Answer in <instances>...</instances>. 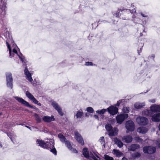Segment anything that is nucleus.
<instances>
[{"label": "nucleus", "instance_id": "7c9ffc66", "mask_svg": "<svg viewBox=\"0 0 160 160\" xmlns=\"http://www.w3.org/2000/svg\"><path fill=\"white\" fill-rule=\"evenodd\" d=\"M134 140L137 142L139 143H142L143 142V140L140 138L138 137H135L134 138Z\"/></svg>", "mask_w": 160, "mask_h": 160}, {"label": "nucleus", "instance_id": "c03bdc74", "mask_svg": "<svg viewBox=\"0 0 160 160\" xmlns=\"http://www.w3.org/2000/svg\"><path fill=\"white\" fill-rule=\"evenodd\" d=\"M149 101L151 102L154 103L155 102V100L154 99H152L149 100Z\"/></svg>", "mask_w": 160, "mask_h": 160}, {"label": "nucleus", "instance_id": "aec40b11", "mask_svg": "<svg viewBox=\"0 0 160 160\" xmlns=\"http://www.w3.org/2000/svg\"><path fill=\"white\" fill-rule=\"evenodd\" d=\"M122 139L126 143H130L132 141V138L130 136L127 135L123 137Z\"/></svg>", "mask_w": 160, "mask_h": 160}, {"label": "nucleus", "instance_id": "864d4df0", "mask_svg": "<svg viewBox=\"0 0 160 160\" xmlns=\"http://www.w3.org/2000/svg\"><path fill=\"white\" fill-rule=\"evenodd\" d=\"M48 145L49 147H51V145H50V144H49Z\"/></svg>", "mask_w": 160, "mask_h": 160}, {"label": "nucleus", "instance_id": "f8f14e48", "mask_svg": "<svg viewBox=\"0 0 160 160\" xmlns=\"http://www.w3.org/2000/svg\"><path fill=\"white\" fill-rule=\"evenodd\" d=\"M74 133L75 138L77 141L81 145H83L84 144V141L81 135L77 132H75Z\"/></svg>", "mask_w": 160, "mask_h": 160}, {"label": "nucleus", "instance_id": "6e6552de", "mask_svg": "<svg viewBox=\"0 0 160 160\" xmlns=\"http://www.w3.org/2000/svg\"><path fill=\"white\" fill-rule=\"evenodd\" d=\"M26 95L27 97L31 101H32L34 103L37 104L39 106H41V104L36 99L33 95L29 92L27 91L26 92Z\"/></svg>", "mask_w": 160, "mask_h": 160}, {"label": "nucleus", "instance_id": "ea45409f", "mask_svg": "<svg viewBox=\"0 0 160 160\" xmlns=\"http://www.w3.org/2000/svg\"><path fill=\"white\" fill-rule=\"evenodd\" d=\"M156 144L159 148H160V143L159 140L156 142Z\"/></svg>", "mask_w": 160, "mask_h": 160}, {"label": "nucleus", "instance_id": "58836bf2", "mask_svg": "<svg viewBox=\"0 0 160 160\" xmlns=\"http://www.w3.org/2000/svg\"><path fill=\"white\" fill-rule=\"evenodd\" d=\"M85 65L86 66H91L92 65V64L91 62H86Z\"/></svg>", "mask_w": 160, "mask_h": 160}, {"label": "nucleus", "instance_id": "4be33fe9", "mask_svg": "<svg viewBox=\"0 0 160 160\" xmlns=\"http://www.w3.org/2000/svg\"><path fill=\"white\" fill-rule=\"evenodd\" d=\"M137 131L139 133H145L147 132L148 129L145 127H141L138 128Z\"/></svg>", "mask_w": 160, "mask_h": 160}, {"label": "nucleus", "instance_id": "f704fd0d", "mask_svg": "<svg viewBox=\"0 0 160 160\" xmlns=\"http://www.w3.org/2000/svg\"><path fill=\"white\" fill-rule=\"evenodd\" d=\"M104 158L106 160H113V159L112 157L107 155H104Z\"/></svg>", "mask_w": 160, "mask_h": 160}, {"label": "nucleus", "instance_id": "f03ea898", "mask_svg": "<svg viewBox=\"0 0 160 160\" xmlns=\"http://www.w3.org/2000/svg\"><path fill=\"white\" fill-rule=\"evenodd\" d=\"M82 152L83 155L86 158L90 160L93 159L94 160H98V158L95 157L92 152H91L89 154L88 150L86 148H84L83 149Z\"/></svg>", "mask_w": 160, "mask_h": 160}, {"label": "nucleus", "instance_id": "ddd939ff", "mask_svg": "<svg viewBox=\"0 0 160 160\" xmlns=\"http://www.w3.org/2000/svg\"><path fill=\"white\" fill-rule=\"evenodd\" d=\"M108 112L110 114L114 115L118 112V108L115 106H111L107 108Z\"/></svg>", "mask_w": 160, "mask_h": 160}, {"label": "nucleus", "instance_id": "de8ad7c7", "mask_svg": "<svg viewBox=\"0 0 160 160\" xmlns=\"http://www.w3.org/2000/svg\"><path fill=\"white\" fill-rule=\"evenodd\" d=\"M120 104V102H118L117 104V105L118 106H119V105Z\"/></svg>", "mask_w": 160, "mask_h": 160}, {"label": "nucleus", "instance_id": "1a4fd4ad", "mask_svg": "<svg viewBox=\"0 0 160 160\" xmlns=\"http://www.w3.org/2000/svg\"><path fill=\"white\" fill-rule=\"evenodd\" d=\"M155 151L156 148L151 146L145 147L143 148V151L145 153L151 154L154 153Z\"/></svg>", "mask_w": 160, "mask_h": 160}, {"label": "nucleus", "instance_id": "79ce46f5", "mask_svg": "<svg viewBox=\"0 0 160 160\" xmlns=\"http://www.w3.org/2000/svg\"><path fill=\"white\" fill-rule=\"evenodd\" d=\"M71 150L73 153H77L78 152L77 151L76 149L72 148Z\"/></svg>", "mask_w": 160, "mask_h": 160}, {"label": "nucleus", "instance_id": "6ab92c4d", "mask_svg": "<svg viewBox=\"0 0 160 160\" xmlns=\"http://www.w3.org/2000/svg\"><path fill=\"white\" fill-rule=\"evenodd\" d=\"M55 118L53 116H52L51 117L45 116L43 118V120L46 122H49L55 120Z\"/></svg>", "mask_w": 160, "mask_h": 160}, {"label": "nucleus", "instance_id": "37998d69", "mask_svg": "<svg viewBox=\"0 0 160 160\" xmlns=\"http://www.w3.org/2000/svg\"><path fill=\"white\" fill-rule=\"evenodd\" d=\"M93 154L97 157V158L99 159V160H100V158L98 155V153L97 152H94Z\"/></svg>", "mask_w": 160, "mask_h": 160}, {"label": "nucleus", "instance_id": "49530a36", "mask_svg": "<svg viewBox=\"0 0 160 160\" xmlns=\"http://www.w3.org/2000/svg\"><path fill=\"white\" fill-rule=\"evenodd\" d=\"M122 160H128L126 158H125V157H123Z\"/></svg>", "mask_w": 160, "mask_h": 160}, {"label": "nucleus", "instance_id": "b1692460", "mask_svg": "<svg viewBox=\"0 0 160 160\" xmlns=\"http://www.w3.org/2000/svg\"><path fill=\"white\" fill-rule=\"evenodd\" d=\"M113 154L117 157H120L122 156L123 154L120 151L114 149L113 150Z\"/></svg>", "mask_w": 160, "mask_h": 160}, {"label": "nucleus", "instance_id": "603ef678", "mask_svg": "<svg viewBox=\"0 0 160 160\" xmlns=\"http://www.w3.org/2000/svg\"><path fill=\"white\" fill-rule=\"evenodd\" d=\"M26 127H27V128H29V129H30V128L28 126H25Z\"/></svg>", "mask_w": 160, "mask_h": 160}, {"label": "nucleus", "instance_id": "7ed1b4c3", "mask_svg": "<svg viewBox=\"0 0 160 160\" xmlns=\"http://www.w3.org/2000/svg\"><path fill=\"white\" fill-rule=\"evenodd\" d=\"M7 85L8 88L12 89V74L10 72H7L6 73Z\"/></svg>", "mask_w": 160, "mask_h": 160}, {"label": "nucleus", "instance_id": "423d86ee", "mask_svg": "<svg viewBox=\"0 0 160 160\" xmlns=\"http://www.w3.org/2000/svg\"><path fill=\"white\" fill-rule=\"evenodd\" d=\"M7 46L8 48L9 52V54L10 56L11 57V58L12 57H13L14 56V55L15 54H16L18 56L19 58L21 59V60L23 62V59L22 58H21L20 56L17 53V52L16 50V48H17V47H15L13 49L12 52H11V49L10 47V45L8 42H7Z\"/></svg>", "mask_w": 160, "mask_h": 160}, {"label": "nucleus", "instance_id": "a211bd4d", "mask_svg": "<svg viewBox=\"0 0 160 160\" xmlns=\"http://www.w3.org/2000/svg\"><path fill=\"white\" fill-rule=\"evenodd\" d=\"M140 148V146L137 144H132L128 148L129 150L134 151L135 150L139 149Z\"/></svg>", "mask_w": 160, "mask_h": 160}, {"label": "nucleus", "instance_id": "a878e982", "mask_svg": "<svg viewBox=\"0 0 160 160\" xmlns=\"http://www.w3.org/2000/svg\"><path fill=\"white\" fill-rule=\"evenodd\" d=\"M83 115V112L82 111H78L75 113L74 116H76L77 118H81Z\"/></svg>", "mask_w": 160, "mask_h": 160}, {"label": "nucleus", "instance_id": "412c9836", "mask_svg": "<svg viewBox=\"0 0 160 160\" xmlns=\"http://www.w3.org/2000/svg\"><path fill=\"white\" fill-rule=\"evenodd\" d=\"M113 141L119 147L121 148L123 146V144L122 141L117 138H114Z\"/></svg>", "mask_w": 160, "mask_h": 160}, {"label": "nucleus", "instance_id": "bb28decb", "mask_svg": "<svg viewBox=\"0 0 160 160\" xmlns=\"http://www.w3.org/2000/svg\"><path fill=\"white\" fill-rule=\"evenodd\" d=\"M58 137L60 139V140L62 142L64 143L66 141V138L62 134L60 133L58 135Z\"/></svg>", "mask_w": 160, "mask_h": 160}, {"label": "nucleus", "instance_id": "8fccbe9b", "mask_svg": "<svg viewBox=\"0 0 160 160\" xmlns=\"http://www.w3.org/2000/svg\"><path fill=\"white\" fill-rule=\"evenodd\" d=\"M119 12L117 13H116V17H118V16H119Z\"/></svg>", "mask_w": 160, "mask_h": 160}, {"label": "nucleus", "instance_id": "09e8293b", "mask_svg": "<svg viewBox=\"0 0 160 160\" xmlns=\"http://www.w3.org/2000/svg\"><path fill=\"white\" fill-rule=\"evenodd\" d=\"M141 14L142 15V16H143V17H147L146 16L144 15V14H143L142 13Z\"/></svg>", "mask_w": 160, "mask_h": 160}, {"label": "nucleus", "instance_id": "cd10ccee", "mask_svg": "<svg viewBox=\"0 0 160 160\" xmlns=\"http://www.w3.org/2000/svg\"><path fill=\"white\" fill-rule=\"evenodd\" d=\"M64 143L69 149L71 150L72 149V145H71V142L69 141L66 140Z\"/></svg>", "mask_w": 160, "mask_h": 160}, {"label": "nucleus", "instance_id": "e433bc0d", "mask_svg": "<svg viewBox=\"0 0 160 160\" xmlns=\"http://www.w3.org/2000/svg\"><path fill=\"white\" fill-rule=\"evenodd\" d=\"M87 110L88 112L90 113H93L94 112V110L91 107H88L87 108Z\"/></svg>", "mask_w": 160, "mask_h": 160}, {"label": "nucleus", "instance_id": "9d476101", "mask_svg": "<svg viewBox=\"0 0 160 160\" xmlns=\"http://www.w3.org/2000/svg\"><path fill=\"white\" fill-rule=\"evenodd\" d=\"M52 104L60 115L62 116L63 115V113L62 111V109L57 102H52Z\"/></svg>", "mask_w": 160, "mask_h": 160}, {"label": "nucleus", "instance_id": "f257e3e1", "mask_svg": "<svg viewBox=\"0 0 160 160\" xmlns=\"http://www.w3.org/2000/svg\"><path fill=\"white\" fill-rule=\"evenodd\" d=\"M37 144L41 147L46 148L52 152L54 155H57V151L54 147V142L53 140H51L49 142H44L42 140H37Z\"/></svg>", "mask_w": 160, "mask_h": 160}, {"label": "nucleus", "instance_id": "4c0bfd02", "mask_svg": "<svg viewBox=\"0 0 160 160\" xmlns=\"http://www.w3.org/2000/svg\"><path fill=\"white\" fill-rule=\"evenodd\" d=\"M127 10L130 11L131 13L133 14L134 13H135L136 12V10L135 9H132V10H131L130 9H127Z\"/></svg>", "mask_w": 160, "mask_h": 160}, {"label": "nucleus", "instance_id": "3c124183", "mask_svg": "<svg viewBox=\"0 0 160 160\" xmlns=\"http://www.w3.org/2000/svg\"><path fill=\"white\" fill-rule=\"evenodd\" d=\"M158 128H159V130H160V124H159V125L158 126Z\"/></svg>", "mask_w": 160, "mask_h": 160}, {"label": "nucleus", "instance_id": "f3484780", "mask_svg": "<svg viewBox=\"0 0 160 160\" xmlns=\"http://www.w3.org/2000/svg\"><path fill=\"white\" fill-rule=\"evenodd\" d=\"M118 130L116 128H112L109 132V136H115L118 134Z\"/></svg>", "mask_w": 160, "mask_h": 160}, {"label": "nucleus", "instance_id": "c9c22d12", "mask_svg": "<svg viewBox=\"0 0 160 160\" xmlns=\"http://www.w3.org/2000/svg\"><path fill=\"white\" fill-rule=\"evenodd\" d=\"M34 116L35 117V119L38 122H39L41 121V119L37 114H35Z\"/></svg>", "mask_w": 160, "mask_h": 160}, {"label": "nucleus", "instance_id": "a18cd8bd", "mask_svg": "<svg viewBox=\"0 0 160 160\" xmlns=\"http://www.w3.org/2000/svg\"><path fill=\"white\" fill-rule=\"evenodd\" d=\"M94 117L96 119H98V120H99V118L98 117V116L97 115H94Z\"/></svg>", "mask_w": 160, "mask_h": 160}, {"label": "nucleus", "instance_id": "5701e85b", "mask_svg": "<svg viewBox=\"0 0 160 160\" xmlns=\"http://www.w3.org/2000/svg\"><path fill=\"white\" fill-rule=\"evenodd\" d=\"M145 106V103L144 102L140 103L139 102H136L135 103L134 106L136 109L141 108Z\"/></svg>", "mask_w": 160, "mask_h": 160}, {"label": "nucleus", "instance_id": "c756f323", "mask_svg": "<svg viewBox=\"0 0 160 160\" xmlns=\"http://www.w3.org/2000/svg\"><path fill=\"white\" fill-rule=\"evenodd\" d=\"M99 141L102 144L104 147H105V142L104 137H101L99 139Z\"/></svg>", "mask_w": 160, "mask_h": 160}, {"label": "nucleus", "instance_id": "c85d7f7f", "mask_svg": "<svg viewBox=\"0 0 160 160\" xmlns=\"http://www.w3.org/2000/svg\"><path fill=\"white\" fill-rule=\"evenodd\" d=\"M141 156L140 153L139 152H134L132 154V157L134 158H138Z\"/></svg>", "mask_w": 160, "mask_h": 160}, {"label": "nucleus", "instance_id": "473e14b6", "mask_svg": "<svg viewBox=\"0 0 160 160\" xmlns=\"http://www.w3.org/2000/svg\"><path fill=\"white\" fill-rule=\"evenodd\" d=\"M130 109L129 108L126 107H124L122 109V112L125 113H128L130 110Z\"/></svg>", "mask_w": 160, "mask_h": 160}, {"label": "nucleus", "instance_id": "393cba45", "mask_svg": "<svg viewBox=\"0 0 160 160\" xmlns=\"http://www.w3.org/2000/svg\"><path fill=\"white\" fill-rule=\"evenodd\" d=\"M143 114L144 115L152 116L153 113L150 109V110H144L143 112Z\"/></svg>", "mask_w": 160, "mask_h": 160}, {"label": "nucleus", "instance_id": "dca6fc26", "mask_svg": "<svg viewBox=\"0 0 160 160\" xmlns=\"http://www.w3.org/2000/svg\"><path fill=\"white\" fill-rule=\"evenodd\" d=\"M151 117L152 121L156 122L160 121V113L152 114Z\"/></svg>", "mask_w": 160, "mask_h": 160}, {"label": "nucleus", "instance_id": "9b49d317", "mask_svg": "<svg viewBox=\"0 0 160 160\" xmlns=\"http://www.w3.org/2000/svg\"><path fill=\"white\" fill-rule=\"evenodd\" d=\"M15 98L19 102L23 104L24 105L30 107V108H33V106L30 105L29 103L27 101H25L22 98H20L18 97H15Z\"/></svg>", "mask_w": 160, "mask_h": 160}, {"label": "nucleus", "instance_id": "2eb2a0df", "mask_svg": "<svg viewBox=\"0 0 160 160\" xmlns=\"http://www.w3.org/2000/svg\"><path fill=\"white\" fill-rule=\"evenodd\" d=\"M24 74L26 76L27 79L30 82H32L33 79L31 77V74L30 73L27 67H26L24 70Z\"/></svg>", "mask_w": 160, "mask_h": 160}, {"label": "nucleus", "instance_id": "5fc2aeb1", "mask_svg": "<svg viewBox=\"0 0 160 160\" xmlns=\"http://www.w3.org/2000/svg\"><path fill=\"white\" fill-rule=\"evenodd\" d=\"M10 138H11V140L13 141V140H12V137H10Z\"/></svg>", "mask_w": 160, "mask_h": 160}, {"label": "nucleus", "instance_id": "0eeeda50", "mask_svg": "<svg viewBox=\"0 0 160 160\" xmlns=\"http://www.w3.org/2000/svg\"><path fill=\"white\" fill-rule=\"evenodd\" d=\"M137 123L140 125H145L148 123V119L144 117H139L136 119Z\"/></svg>", "mask_w": 160, "mask_h": 160}, {"label": "nucleus", "instance_id": "39448f33", "mask_svg": "<svg viewBox=\"0 0 160 160\" xmlns=\"http://www.w3.org/2000/svg\"><path fill=\"white\" fill-rule=\"evenodd\" d=\"M128 117V114H120L118 115L116 117L117 123L119 124H121Z\"/></svg>", "mask_w": 160, "mask_h": 160}, {"label": "nucleus", "instance_id": "2f4dec72", "mask_svg": "<svg viewBox=\"0 0 160 160\" xmlns=\"http://www.w3.org/2000/svg\"><path fill=\"white\" fill-rule=\"evenodd\" d=\"M106 109H103L100 110H97L96 111V112L100 114H103L107 111Z\"/></svg>", "mask_w": 160, "mask_h": 160}, {"label": "nucleus", "instance_id": "a19ab883", "mask_svg": "<svg viewBox=\"0 0 160 160\" xmlns=\"http://www.w3.org/2000/svg\"><path fill=\"white\" fill-rule=\"evenodd\" d=\"M6 7V4H4L3 5V6L1 8V9L2 10H5Z\"/></svg>", "mask_w": 160, "mask_h": 160}, {"label": "nucleus", "instance_id": "4468645a", "mask_svg": "<svg viewBox=\"0 0 160 160\" xmlns=\"http://www.w3.org/2000/svg\"><path fill=\"white\" fill-rule=\"evenodd\" d=\"M152 113L157 112H160V105L156 104H154L152 105L150 107Z\"/></svg>", "mask_w": 160, "mask_h": 160}, {"label": "nucleus", "instance_id": "6e6d98bb", "mask_svg": "<svg viewBox=\"0 0 160 160\" xmlns=\"http://www.w3.org/2000/svg\"><path fill=\"white\" fill-rule=\"evenodd\" d=\"M2 114V113H0V116Z\"/></svg>", "mask_w": 160, "mask_h": 160}, {"label": "nucleus", "instance_id": "72a5a7b5", "mask_svg": "<svg viewBox=\"0 0 160 160\" xmlns=\"http://www.w3.org/2000/svg\"><path fill=\"white\" fill-rule=\"evenodd\" d=\"M105 128L109 132L112 128L111 125L109 124L106 125H105Z\"/></svg>", "mask_w": 160, "mask_h": 160}, {"label": "nucleus", "instance_id": "20e7f679", "mask_svg": "<svg viewBox=\"0 0 160 160\" xmlns=\"http://www.w3.org/2000/svg\"><path fill=\"white\" fill-rule=\"evenodd\" d=\"M126 128L127 129V132L134 131L135 125L134 122L131 120H129L126 122Z\"/></svg>", "mask_w": 160, "mask_h": 160}]
</instances>
